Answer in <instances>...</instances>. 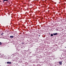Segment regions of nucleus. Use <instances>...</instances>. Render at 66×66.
I'll list each match as a JSON object with an SVG mask.
<instances>
[{"label":"nucleus","instance_id":"0eeeda50","mask_svg":"<svg viewBox=\"0 0 66 66\" xmlns=\"http://www.w3.org/2000/svg\"><path fill=\"white\" fill-rule=\"evenodd\" d=\"M2 44V43L1 42H0V45H1Z\"/></svg>","mask_w":66,"mask_h":66},{"label":"nucleus","instance_id":"f257e3e1","mask_svg":"<svg viewBox=\"0 0 66 66\" xmlns=\"http://www.w3.org/2000/svg\"><path fill=\"white\" fill-rule=\"evenodd\" d=\"M59 63L60 64V65H62V62L61 61V62H59Z\"/></svg>","mask_w":66,"mask_h":66},{"label":"nucleus","instance_id":"39448f33","mask_svg":"<svg viewBox=\"0 0 66 66\" xmlns=\"http://www.w3.org/2000/svg\"><path fill=\"white\" fill-rule=\"evenodd\" d=\"M3 2L4 3V1H6V0H3Z\"/></svg>","mask_w":66,"mask_h":66},{"label":"nucleus","instance_id":"6e6552de","mask_svg":"<svg viewBox=\"0 0 66 66\" xmlns=\"http://www.w3.org/2000/svg\"><path fill=\"white\" fill-rule=\"evenodd\" d=\"M16 53H17V52H15V53H15V54H16Z\"/></svg>","mask_w":66,"mask_h":66},{"label":"nucleus","instance_id":"7ed1b4c3","mask_svg":"<svg viewBox=\"0 0 66 66\" xmlns=\"http://www.w3.org/2000/svg\"><path fill=\"white\" fill-rule=\"evenodd\" d=\"M57 33H55L54 34H53V35H57Z\"/></svg>","mask_w":66,"mask_h":66},{"label":"nucleus","instance_id":"f03ea898","mask_svg":"<svg viewBox=\"0 0 66 66\" xmlns=\"http://www.w3.org/2000/svg\"><path fill=\"white\" fill-rule=\"evenodd\" d=\"M7 64H11V62H7Z\"/></svg>","mask_w":66,"mask_h":66},{"label":"nucleus","instance_id":"423d86ee","mask_svg":"<svg viewBox=\"0 0 66 66\" xmlns=\"http://www.w3.org/2000/svg\"><path fill=\"white\" fill-rule=\"evenodd\" d=\"M51 36H53V34H52L51 35Z\"/></svg>","mask_w":66,"mask_h":66},{"label":"nucleus","instance_id":"9d476101","mask_svg":"<svg viewBox=\"0 0 66 66\" xmlns=\"http://www.w3.org/2000/svg\"><path fill=\"white\" fill-rule=\"evenodd\" d=\"M22 44H23V43H22Z\"/></svg>","mask_w":66,"mask_h":66},{"label":"nucleus","instance_id":"1a4fd4ad","mask_svg":"<svg viewBox=\"0 0 66 66\" xmlns=\"http://www.w3.org/2000/svg\"><path fill=\"white\" fill-rule=\"evenodd\" d=\"M40 35H39V37H40Z\"/></svg>","mask_w":66,"mask_h":66},{"label":"nucleus","instance_id":"9b49d317","mask_svg":"<svg viewBox=\"0 0 66 66\" xmlns=\"http://www.w3.org/2000/svg\"><path fill=\"white\" fill-rule=\"evenodd\" d=\"M34 34L35 35V33Z\"/></svg>","mask_w":66,"mask_h":66},{"label":"nucleus","instance_id":"20e7f679","mask_svg":"<svg viewBox=\"0 0 66 66\" xmlns=\"http://www.w3.org/2000/svg\"><path fill=\"white\" fill-rule=\"evenodd\" d=\"M14 37V36H10V38H13Z\"/></svg>","mask_w":66,"mask_h":66}]
</instances>
